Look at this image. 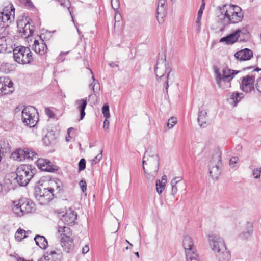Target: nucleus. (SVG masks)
Here are the masks:
<instances>
[{
	"label": "nucleus",
	"instance_id": "1",
	"mask_svg": "<svg viewBox=\"0 0 261 261\" xmlns=\"http://www.w3.org/2000/svg\"><path fill=\"white\" fill-rule=\"evenodd\" d=\"M208 244L219 261H230L231 254L226 247L224 240L220 235L212 233L207 236Z\"/></svg>",
	"mask_w": 261,
	"mask_h": 261
},
{
	"label": "nucleus",
	"instance_id": "2",
	"mask_svg": "<svg viewBox=\"0 0 261 261\" xmlns=\"http://www.w3.org/2000/svg\"><path fill=\"white\" fill-rule=\"evenodd\" d=\"M224 17L225 24L237 23L242 21L243 14L240 7L237 5H225L220 8Z\"/></svg>",
	"mask_w": 261,
	"mask_h": 261
},
{
	"label": "nucleus",
	"instance_id": "3",
	"mask_svg": "<svg viewBox=\"0 0 261 261\" xmlns=\"http://www.w3.org/2000/svg\"><path fill=\"white\" fill-rule=\"evenodd\" d=\"M171 69L167 66L165 60L161 59L157 61L155 68V74L158 80L165 82L166 90L171 85L174 81V77L173 73H171Z\"/></svg>",
	"mask_w": 261,
	"mask_h": 261
},
{
	"label": "nucleus",
	"instance_id": "4",
	"mask_svg": "<svg viewBox=\"0 0 261 261\" xmlns=\"http://www.w3.org/2000/svg\"><path fill=\"white\" fill-rule=\"evenodd\" d=\"M35 169L32 166L29 165H21L16 171L17 180L18 184L21 186H25L33 177Z\"/></svg>",
	"mask_w": 261,
	"mask_h": 261
},
{
	"label": "nucleus",
	"instance_id": "5",
	"mask_svg": "<svg viewBox=\"0 0 261 261\" xmlns=\"http://www.w3.org/2000/svg\"><path fill=\"white\" fill-rule=\"evenodd\" d=\"M12 210L13 213L18 216H22L32 212L34 210V203L26 198H22L18 202H13Z\"/></svg>",
	"mask_w": 261,
	"mask_h": 261
},
{
	"label": "nucleus",
	"instance_id": "6",
	"mask_svg": "<svg viewBox=\"0 0 261 261\" xmlns=\"http://www.w3.org/2000/svg\"><path fill=\"white\" fill-rule=\"evenodd\" d=\"M14 60L19 64L30 63L33 60L32 53L28 47L19 46L13 49Z\"/></svg>",
	"mask_w": 261,
	"mask_h": 261
},
{
	"label": "nucleus",
	"instance_id": "7",
	"mask_svg": "<svg viewBox=\"0 0 261 261\" xmlns=\"http://www.w3.org/2000/svg\"><path fill=\"white\" fill-rule=\"evenodd\" d=\"M15 8L11 4L5 6L2 12H0V25L1 31H8L6 28L14 19Z\"/></svg>",
	"mask_w": 261,
	"mask_h": 261
},
{
	"label": "nucleus",
	"instance_id": "8",
	"mask_svg": "<svg viewBox=\"0 0 261 261\" xmlns=\"http://www.w3.org/2000/svg\"><path fill=\"white\" fill-rule=\"evenodd\" d=\"M22 120L23 123L30 127H34L38 121L37 110L32 106L25 107L22 112Z\"/></svg>",
	"mask_w": 261,
	"mask_h": 261
},
{
	"label": "nucleus",
	"instance_id": "9",
	"mask_svg": "<svg viewBox=\"0 0 261 261\" xmlns=\"http://www.w3.org/2000/svg\"><path fill=\"white\" fill-rule=\"evenodd\" d=\"M182 245L185 250L186 261H199L191 237L189 236L184 237Z\"/></svg>",
	"mask_w": 261,
	"mask_h": 261
},
{
	"label": "nucleus",
	"instance_id": "10",
	"mask_svg": "<svg viewBox=\"0 0 261 261\" xmlns=\"http://www.w3.org/2000/svg\"><path fill=\"white\" fill-rule=\"evenodd\" d=\"M143 167H145L148 170H159V158L155 153H150L147 151L143 158Z\"/></svg>",
	"mask_w": 261,
	"mask_h": 261
},
{
	"label": "nucleus",
	"instance_id": "11",
	"mask_svg": "<svg viewBox=\"0 0 261 261\" xmlns=\"http://www.w3.org/2000/svg\"><path fill=\"white\" fill-rule=\"evenodd\" d=\"M222 164L221 155L218 153L212 156L208 165V168L210 176L214 179L218 178L220 173V167Z\"/></svg>",
	"mask_w": 261,
	"mask_h": 261
},
{
	"label": "nucleus",
	"instance_id": "12",
	"mask_svg": "<svg viewBox=\"0 0 261 261\" xmlns=\"http://www.w3.org/2000/svg\"><path fill=\"white\" fill-rule=\"evenodd\" d=\"M54 193L50 190L49 188H36L35 192V196L37 200L40 204H45L49 202L54 197Z\"/></svg>",
	"mask_w": 261,
	"mask_h": 261
},
{
	"label": "nucleus",
	"instance_id": "13",
	"mask_svg": "<svg viewBox=\"0 0 261 261\" xmlns=\"http://www.w3.org/2000/svg\"><path fill=\"white\" fill-rule=\"evenodd\" d=\"M58 217L65 224L71 225L75 223L77 219V213L73 210L70 208L65 212H59Z\"/></svg>",
	"mask_w": 261,
	"mask_h": 261
},
{
	"label": "nucleus",
	"instance_id": "14",
	"mask_svg": "<svg viewBox=\"0 0 261 261\" xmlns=\"http://www.w3.org/2000/svg\"><path fill=\"white\" fill-rule=\"evenodd\" d=\"M13 82L6 77H0V96L11 94L13 91Z\"/></svg>",
	"mask_w": 261,
	"mask_h": 261
},
{
	"label": "nucleus",
	"instance_id": "15",
	"mask_svg": "<svg viewBox=\"0 0 261 261\" xmlns=\"http://www.w3.org/2000/svg\"><path fill=\"white\" fill-rule=\"evenodd\" d=\"M32 49L40 55H44L46 53L47 46L41 36H37V38H35Z\"/></svg>",
	"mask_w": 261,
	"mask_h": 261
},
{
	"label": "nucleus",
	"instance_id": "16",
	"mask_svg": "<svg viewBox=\"0 0 261 261\" xmlns=\"http://www.w3.org/2000/svg\"><path fill=\"white\" fill-rule=\"evenodd\" d=\"M255 77L253 75H246L243 77L241 88L243 91L249 93L254 90Z\"/></svg>",
	"mask_w": 261,
	"mask_h": 261
},
{
	"label": "nucleus",
	"instance_id": "17",
	"mask_svg": "<svg viewBox=\"0 0 261 261\" xmlns=\"http://www.w3.org/2000/svg\"><path fill=\"white\" fill-rule=\"evenodd\" d=\"M215 74L216 75V81L219 88L224 89L231 87L230 81L232 80L226 79L221 77V74L218 69H215Z\"/></svg>",
	"mask_w": 261,
	"mask_h": 261
},
{
	"label": "nucleus",
	"instance_id": "18",
	"mask_svg": "<svg viewBox=\"0 0 261 261\" xmlns=\"http://www.w3.org/2000/svg\"><path fill=\"white\" fill-rule=\"evenodd\" d=\"M243 30L241 29H237L234 32L230 34L229 35L222 37L220 39V42H225L226 44H232L234 43L240 36L241 34L243 33Z\"/></svg>",
	"mask_w": 261,
	"mask_h": 261
},
{
	"label": "nucleus",
	"instance_id": "19",
	"mask_svg": "<svg viewBox=\"0 0 261 261\" xmlns=\"http://www.w3.org/2000/svg\"><path fill=\"white\" fill-rule=\"evenodd\" d=\"M244 97V94L237 92H230L227 99V102L233 107H236L238 103Z\"/></svg>",
	"mask_w": 261,
	"mask_h": 261
},
{
	"label": "nucleus",
	"instance_id": "20",
	"mask_svg": "<svg viewBox=\"0 0 261 261\" xmlns=\"http://www.w3.org/2000/svg\"><path fill=\"white\" fill-rule=\"evenodd\" d=\"M234 56L238 60L246 61L253 57V52L248 48H244L236 52Z\"/></svg>",
	"mask_w": 261,
	"mask_h": 261
},
{
	"label": "nucleus",
	"instance_id": "21",
	"mask_svg": "<svg viewBox=\"0 0 261 261\" xmlns=\"http://www.w3.org/2000/svg\"><path fill=\"white\" fill-rule=\"evenodd\" d=\"M22 21H20L17 23V27L18 28V32L21 37L26 38L29 37L33 33V31L30 29V24L24 23V27Z\"/></svg>",
	"mask_w": 261,
	"mask_h": 261
},
{
	"label": "nucleus",
	"instance_id": "22",
	"mask_svg": "<svg viewBox=\"0 0 261 261\" xmlns=\"http://www.w3.org/2000/svg\"><path fill=\"white\" fill-rule=\"evenodd\" d=\"M87 105V98L77 99L74 102V106L80 112V120H82L85 116V110Z\"/></svg>",
	"mask_w": 261,
	"mask_h": 261
},
{
	"label": "nucleus",
	"instance_id": "23",
	"mask_svg": "<svg viewBox=\"0 0 261 261\" xmlns=\"http://www.w3.org/2000/svg\"><path fill=\"white\" fill-rule=\"evenodd\" d=\"M37 165L39 169L43 171L52 172L54 170L52 163L46 159H38L37 161Z\"/></svg>",
	"mask_w": 261,
	"mask_h": 261
},
{
	"label": "nucleus",
	"instance_id": "24",
	"mask_svg": "<svg viewBox=\"0 0 261 261\" xmlns=\"http://www.w3.org/2000/svg\"><path fill=\"white\" fill-rule=\"evenodd\" d=\"M45 257L49 261H60L62 257V252L60 250L56 249L46 252L45 254Z\"/></svg>",
	"mask_w": 261,
	"mask_h": 261
},
{
	"label": "nucleus",
	"instance_id": "25",
	"mask_svg": "<svg viewBox=\"0 0 261 261\" xmlns=\"http://www.w3.org/2000/svg\"><path fill=\"white\" fill-rule=\"evenodd\" d=\"M62 248L66 252H69L73 247V241L69 236L62 237L61 240Z\"/></svg>",
	"mask_w": 261,
	"mask_h": 261
},
{
	"label": "nucleus",
	"instance_id": "26",
	"mask_svg": "<svg viewBox=\"0 0 261 261\" xmlns=\"http://www.w3.org/2000/svg\"><path fill=\"white\" fill-rule=\"evenodd\" d=\"M34 239L36 244L41 249H45L47 247L48 242L44 236L37 234Z\"/></svg>",
	"mask_w": 261,
	"mask_h": 261
},
{
	"label": "nucleus",
	"instance_id": "27",
	"mask_svg": "<svg viewBox=\"0 0 261 261\" xmlns=\"http://www.w3.org/2000/svg\"><path fill=\"white\" fill-rule=\"evenodd\" d=\"M2 34L0 35V53H5L7 51L8 44L6 36L8 31H2Z\"/></svg>",
	"mask_w": 261,
	"mask_h": 261
},
{
	"label": "nucleus",
	"instance_id": "28",
	"mask_svg": "<svg viewBox=\"0 0 261 261\" xmlns=\"http://www.w3.org/2000/svg\"><path fill=\"white\" fill-rule=\"evenodd\" d=\"M25 149H17L11 154V158L18 161H22L26 159Z\"/></svg>",
	"mask_w": 261,
	"mask_h": 261
},
{
	"label": "nucleus",
	"instance_id": "29",
	"mask_svg": "<svg viewBox=\"0 0 261 261\" xmlns=\"http://www.w3.org/2000/svg\"><path fill=\"white\" fill-rule=\"evenodd\" d=\"M167 8V4L165 0H159L157 7L158 15H160L161 17H163L165 14Z\"/></svg>",
	"mask_w": 261,
	"mask_h": 261
},
{
	"label": "nucleus",
	"instance_id": "30",
	"mask_svg": "<svg viewBox=\"0 0 261 261\" xmlns=\"http://www.w3.org/2000/svg\"><path fill=\"white\" fill-rule=\"evenodd\" d=\"M239 72L237 70H232L228 67H225L223 70V73L221 77L224 79L232 80L234 76Z\"/></svg>",
	"mask_w": 261,
	"mask_h": 261
},
{
	"label": "nucleus",
	"instance_id": "31",
	"mask_svg": "<svg viewBox=\"0 0 261 261\" xmlns=\"http://www.w3.org/2000/svg\"><path fill=\"white\" fill-rule=\"evenodd\" d=\"M182 178L181 177H176L171 181L170 184L172 187L171 195L173 197L175 196L178 191L177 185L179 184Z\"/></svg>",
	"mask_w": 261,
	"mask_h": 261
},
{
	"label": "nucleus",
	"instance_id": "32",
	"mask_svg": "<svg viewBox=\"0 0 261 261\" xmlns=\"http://www.w3.org/2000/svg\"><path fill=\"white\" fill-rule=\"evenodd\" d=\"M207 111L206 110H202L199 112L198 117V122L200 126L204 127L205 125L207 122Z\"/></svg>",
	"mask_w": 261,
	"mask_h": 261
},
{
	"label": "nucleus",
	"instance_id": "33",
	"mask_svg": "<svg viewBox=\"0 0 261 261\" xmlns=\"http://www.w3.org/2000/svg\"><path fill=\"white\" fill-rule=\"evenodd\" d=\"M143 170L146 179L150 181H152L155 179L158 172V170H148L146 169L145 167H143Z\"/></svg>",
	"mask_w": 261,
	"mask_h": 261
},
{
	"label": "nucleus",
	"instance_id": "34",
	"mask_svg": "<svg viewBox=\"0 0 261 261\" xmlns=\"http://www.w3.org/2000/svg\"><path fill=\"white\" fill-rule=\"evenodd\" d=\"M253 233V226L251 224H248L246 230L240 234L242 239H247L251 237Z\"/></svg>",
	"mask_w": 261,
	"mask_h": 261
},
{
	"label": "nucleus",
	"instance_id": "35",
	"mask_svg": "<svg viewBox=\"0 0 261 261\" xmlns=\"http://www.w3.org/2000/svg\"><path fill=\"white\" fill-rule=\"evenodd\" d=\"M61 181L59 180L57 181L55 180H50L49 182V186H50V187L49 188L53 193L54 191H56L57 193H59L61 190Z\"/></svg>",
	"mask_w": 261,
	"mask_h": 261
},
{
	"label": "nucleus",
	"instance_id": "36",
	"mask_svg": "<svg viewBox=\"0 0 261 261\" xmlns=\"http://www.w3.org/2000/svg\"><path fill=\"white\" fill-rule=\"evenodd\" d=\"M25 151L27 159L34 160L36 159L38 157L37 154L32 149H25Z\"/></svg>",
	"mask_w": 261,
	"mask_h": 261
},
{
	"label": "nucleus",
	"instance_id": "37",
	"mask_svg": "<svg viewBox=\"0 0 261 261\" xmlns=\"http://www.w3.org/2000/svg\"><path fill=\"white\" fill-rule=\"evenodd\" d=\"M166 184L165 181H161L160 179L156 180V189L157 193L159 194H161L165 189Z\"/></svg>",
	"mask_w": 261,
	"mask_h": 261
},
{
	"label": "nucleus",
	"instance_id": "38",
	"mask_svg": "<svg viewBox=\"0 0 261 261\" xmlns=\"http://www.w3.org/2000/svg\"><path fill=\"white\" fill-rule=\"evenodd\" d=\"M25 231L21 228L18 229L15 233V239L18 241H21L23 239L26 237Z\"/></svg>",
	"mask_w": 261,
	"mask_h": 261
},
{
	"label": "nucleus",
	"instance_id": "39",
	"mask_svg": "<svg viewBox=\"0 0 261 261\" xmlns=\"http://www.w3.org/2000/svg\"><path fill=\"white\" fill-rule=\"evenodd\" d=\"M0 69L2 72L6 73H8L13 70L12 65L7 63H3L1 66Z\"/></svg>",
	"mask_w": 261,
	"mask_h": 261
},
{
	"label": "nucleus",
	"instance_id": "40",
	"mask_svg": "<svg viewBox=\"0 0 261 261\" xmlns=\"http://www.w3.org/2000/svg\"><path fill=\"white\" fill-rule=\"evenodd\" d=\"M60 3V5L63 7H66L70 12V15L72 16L70 8V2L69 0H56Z\"/></svg>",
	"mask_w": 261,
	"mask_h": 261
},
{
	"label": "nucleus",
	"instance_id": "41",
	"mask_svg": "<svg viewBox=\"0 0 261 261\" xmlns=\"http://www.w3.org/2000/svg\"><path fill=\"white\" fill-rule=\"evenodd\" d=\"M99 152V153L98 154L94 159L90 161L92 165L98 163L101 160L102 158V149H100Z\"/></svg>",
	"mask_w": 261,
	"mask_h": 261
},
{
	"label": "nucleus",
	"instance_id": "42",
	"mask_svg": "<svg viewBox=\"0 0 261 261\" xmlns=\"http://www.w3.org/2000/svg\"><path fill=\"white\" fill-rule=\"evenodd\" d=\"M102 113L104 116V117L109 119L110 117V112H109V107L108 104H105L102 108Z\"/></svg>",
	"mask_w": 261,
	"mask_h": 261
},
{
	"label": "nucleus",
	"instance_id": "43",
	"mask_svg": "<svg viewBox=\"0 0 261 261\" xmlns=\"http://www.w3.org/2000/svg\"><path fill=\"white\" fill-rule=\"evenodd\" d=\"M177 123V120L175 117H171L168 119L167 126L169 129L172 128Z\"/></svg>",
	"mask_w": 261,
	"mask_h": 261
},
{
	"label": "nucleus",
	"instance_id": "44",
	"mask_svg": "<svg viewBox=\"0 0 261 261\" xmlns=\"http://www.w3.org/2000/svg\"><path fill=\"white\" fill-rule=\"evenodd\" d=\"M111 6L116 14L120 8L119 0H111Z\"/></svg>",
	"mask_w": 261,
	"mask_h": 261
},
{
	"label": "nucleus",
	"instance_id": "45",
	"mask_svg": "<svg viewBox=\"0 0 261 261\" xmlns=\"http://www.w3.org/2000/svg\"><path fill=\"white\" fill-rule=\"evenodd\" d=\"M61 230H63V237L69 236L71 234V231L70 228L66 226L60 227Z\"/></svg>",
	"mask_w": 261,
	"mask_h": 261
},
{
	"label": "nucleus",
	"instance_id": "46",
	"mask_svg": "<svg viewBox=\"0 0 261 261\" xmlns=\"http://www.w3.org/2000/svg\"><path fill=\"white\" fill-rule=\"evenodd\" d=\"M261 167L255 168L252 171V174L255 178H258L260 176Z\"/></svg>",
	"mask_w": 261,
	"mask_h": 261
},
{
	"label": "nucleus",
	"instance_id": "47",
	"mask_svg": "<svg viewBox=\"0 0 261 261\" xmlns=\"http://www.w3.org/2000/svg\"><path fill=\"white\" fill-rule=\"evenodd\" d=\"M79 171H81L85 169L86 167V161L84 159H81L79 162Z\"/></svg>",
	"mask_w": 261,
	"mask_h": 261
},
{
	"label": "nucleus",
	"instance_id": "48",
	"mask_svg": "<svg viewBox=\"0 0 261 261\" xmlns=\"http://www.w3.org/2000/svg\"><path fill=\"white\" fill-rule=\"evenodd\" d=\"M239 159L237 157L232 158L229 161V165L231 168H236V164L238 163Z\"/></svg>",
	"mask_w": 261,
	"mask_h": 261
},
{
	"label": "nucleus",
	"instance_id": "49",
	"mask_svg": "<svg viewBox=\"0 0 261 261\" xmlns=\"http://www.w3.org/2000/svg\"><path fill=\"white\" fill-rule=\"evenodd\" d=\"M19 2L20 4L22 5H24V6H27L28 7H31L32 6V4L30 0H17Z\"/></svg>",
	"mask_w": 261,
	"mask_h": 261
},
{
	"label": "nucleus",
	"instance_id": "50",
	"mask_svg": "<svg viewBox=\"0 0 261 261\" xmlns=\"http://www.w3.org/2000/svg\"><path fill=\"white\" fill-rule=\"evenodd\" d=\"M81 189L83 193L85 192L87 190V184L85 180H81L79 183Z\"/></svg>",
	"mask_w": 261,
	"mask_h": 261
},
{
	"label": "nucleus",
	"instance_id": "51",
	"mask_svg": "<svg viewBox=\"0 0 261 261\" xmlns=\"http://www.w3.org/2000/svg\"><path fill=\"white\" fill-rule=\"evenodd\" d=\"M45 112L50 118H54L55 116L54 113L52 110L49 108H45Z\"/></svg>",
	"mask_w": 261,
	"mask_h": 261
},
{
	"label": "nucleus",
	"instance_id": "52",
	"mask_svg": "<svg viewBox=\"0 0 261 261\" xmlns=\"http://www.w3.org/2000/svg\"><path fill=\"white\" fill-rule=\"evenodd\" d=\"M68 53V51H66V52H61L60 54V55L58 56V57L57 58V60L58 61H60V62H63L65 59L64 58H63V56H64V55H67V54Z\"/></svg>",
	"mask_w": 261,
	"mask_h": 261
},
{
	"label": "nucleus",
	"instance_id": "53",
	"mask_svg": "<svg viewBox=\"0 0 261 261\" xmlns=\"http://www.w3.org/2000/svg\"><path fill=\"white\" fill-rule=\"evenodd\" d=\"M256 88L260 93H261V77L257 81Z\"/></svg>",
	"mask_w": 261,
	"mask_h": 261
},
{
	"label": "nucleus",
	"instance_id": "54",
	"mask_svg": "<svg viewBox=\"0 0 261 261\" xmlns=\"http://www.w3.org/2000/svg\"><path fill=\"white\" fill-rule=\"evenodd\" d=\"M204 8H205V3H204V2H203L200 6L199 10H198V15H202L203 10L204 9Z\"/></svg>",
	"mask_w": 261,
	"mask_h": 261
},
{
	"label": "nucleus",
	"instance_id": "55",
	"mask_svg": "<svg viewBox=\"0 0 261 261\" xmlns=\"http://www.w3.org/2000/svg\"><path fill=\"white\" fill-rule=\"evenodd\" d=\"M109 121L108 120V119L106 118L103 122V128L104 129L107 130L109 128Z\"/></svg>",
	"mask_w": 261,
	"mask_h": 261
},
{
	"label": "nucleus",
	"instance_id": "56",
	"mask_svg": "<svg viewBox=\"0 0 261 261\" xmlns=\"http://www.w3.org/2000/svg\"><path fill=\"white\" fill-rule=\"evenodd\" d=\"M89 251V247L88 245H86L84 247L82 248V253L83 254H85L88 252Z\"/></svg>",
	"mask_w": 261,
	"mask_h": 261
},
{
	"label": "nucleus",
	"instance_id": "57",
	"mask_svg": "<svg viewBox=\"0 0 261 261\" xmlns=\"http://www.w3.org/2000/svg\"><path fill=\"white\" fill-rule=\"evenodd\" d=\"M202 15H198L196 21V23L198 25V28L197 29V31H199V28H200V21L201 19Z\"/></svg>",
	"mask_w": 261,
	"mask_h": 261
},
{
	"label": "nucleus",
	"instance_id": "58",
	"mask_svg": "<svg viewBox=\"0 0 261 261\" xmlns=\"http://www.w3.org/2000/svg\"><path fill=\"white\" fill-rule=\"evenodd\" d=\"M73 130V128H72V127H70V128H68V132H67V133H68V136H67V137H66V141H69V140H70V138H71V137H70V135H69L70 132L71 130Z\"/></svg>",
	"mask_w": 261,
	"mask_h": 261
},
{
	"label": "nucleus",
	"instance_id": "59",
	"mask_svg": "<svg viewBox=\"0 0 261 261\" xmlns=\"http://www.w3.org/2000/svg\"><path fill=\"white\" fill-rule=\"evenodd\" d=\"M60 227H61V226H58V232L60 234V235L62 236V237H63V230H61V229H60Z\"/></svg>",
	"mask_w": 261,
	"mask_h": 261
},
{
	"label": "nucleus",
	"instance_id": "60",
	"mask_svg": "<svg viewBox=\"0 0 261 261\" xmlns=\"http://www.w3.org/2000/svg\"><path fill=\"white\" fill-rule=\"evenodd\" d=\"M95 84H93V83H91L90 85H89V87L90 88H91L92 91H93V93H95V90H94V86H95Z\"/></svg>",
	"mask_w": 261,
	"mask_h": 261
},
{
	"label": "nucleus",
	"instance_id": "61",
	"mask_svg": "<svg viewBox=\"0 0 261 261\" xmlns=\"http://www.w3.org/2000/svg\"><path fill=\"white\" fill-rule=\"evenodd\" d=\"M38 261H49L47 259V257H45V255L44 254L43 257L41 258Z\"/></svg>",
	"mask_w": 261,
	"mask_h": 261
},
{
	"label": "nucleus",
	"instance_id": "62",
	"mask_svg": "<svg viewBox=\"0 0 261 261\" xmlns=\"http://www.w3.org/2000/svg\"><path fill=\"white\" fill-rule=\"evenodd\" d=\"M161 181H165V184H166L167 182V176L166 175H163L162 177V180Z\"/></svg>",
	"mask_w": 261,
	"mask_h": 261
},
{
	"label": "nucleus",
	"instance_id": "63",
	"mask_svg": "<svg viewBox=\"0 0 261 261\" xmlns=\"http://www.w3.org/2000/svg\"><path fill=\"white\" fill-rule=\"evenodd\" d=\"M109 65H110V66H111V67H113V68L115 67V66H118L117 65L115 64V63L113 62L110 63H109Z\"/></svg>",
	"mask_w": 261,
	"mask_h": 261
},
{
	"label": "nucleus",
	"instance_id": "64",
	"mask_svg": "<svg viewBox=\"0 0 261 261\" xmlns=\"http://www.w3.org/2000/svg\"><path fill=\"white\" fill-rule=\"evenodd\" d=\"M47 139V136H45L44 138H43V141L45 143H46V145H48L49 144V142L48 143H46V140Z\"/></svg>",
	"mask_w": 261,
	"mask_h": 261
}]
</instances>
